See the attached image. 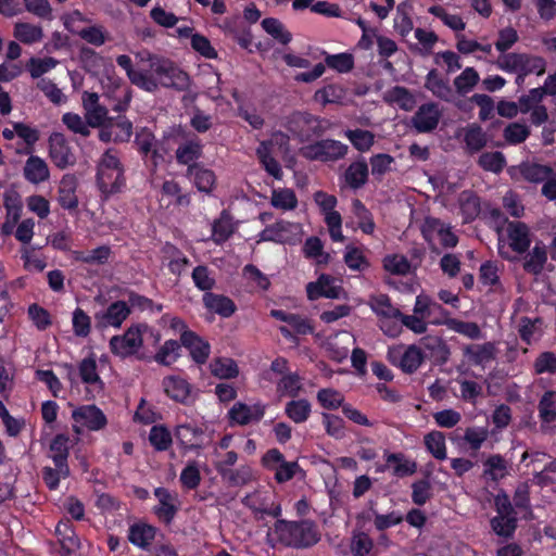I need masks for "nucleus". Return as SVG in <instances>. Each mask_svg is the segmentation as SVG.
Listing matches in <instances>:
<instances>
[{
    "label": "nucleus",
    "instance_id": "1",
    "mask_svg": "<svg viewBox=\"0 0 556 556\" xmlns=\"http://www.w3.org/2000/svg\"><path fill=\"white\" fill-rule=\"evenodd\" d=\"M321 533L316 522L309 519L275 521L267 532L266 540L271 547L282 546L295 549H305L316 545Z\"/></svg>",
    "mask_w": 556,
    "mask_h": 556
},
{
    "label": "nucleus",
    "instance_id": "2",
    "mask_svg": "<svg viewBox=\"0 0 556 556\" xmlns=\"http://www.w3.org/2000/svg\"><path fill=\"white\" fill-rule=\"evenodd\" d=\"M142 65L143 76L153 85L151 89H143L147 92H155L160 87L176 91H186L190 87V76L167 58L148 53Z\"/></svg>",
    "mask_w": 556,
    "mask_h": 556
},
{
    "label": "nucleus",
    "instance_id": "3",
    "mask_svg": "<svg viewBox=\"0 0 556 556\" xmlns=\"http://www.w3.org/2000/svg\"><path fill=\"white\" fill-rule=\"evenodd\" d=\"M96 185L105 199L122 192L125 188V167L116 149H106L99 159L97 164Z\"/></svg>",
    "mask_w": 556,
    "mask_h": 556
},
{
    "label": "nucleus",
    "instance_id": "4",
    "mask_svg": "<svg viewBox=\"0 0 556 556\" xmlns=\"http://www.w3.org/2000/svg\"><path fill=\"white\" fill-rule=\"evenodd\" d=\"M330 126L331 123L327 118L301 111L293 112L286 124L287 129L301 142L321 137Z\"/></svg>",
    "mask_w": 556,
    "mask_h": 556
},
{
    "label": "nucleus",
    "instance_id": "5",
    "mask_svg": "<svg viewBox=\"0 0 556 556\" xmlns=\"http://www.w3.org/2000/svg\"><path fill=\"white\" fill-rule=\"evenodd\" d=\"M349 152V147L334 139H321L302 148V155L306 160L319 162H336Z\"/></svg>",
    "mask_w": 556,
    "mask_h": 556
},
{
    "label": "nucleus",
    "instance_id": "6",
    "mask_svg": "<svg viewBox=\"0 0 556 556\" xmlns=\"http://www.w3.org/2000/svg\"><path fill=\"white\" fill-rule=\"evenodd\" d=\"M142 328L144 326H130L123 334L114 336L110 340L111 352L121 357L126 358L136 354L142 346Z\"/></svg>",
    "mask_w": 556,
    "mask_h": 556
},
{
    "label": "nucleus",
    "instance_id": "7",
    "mask_svg": "<svg viewBox=\"0 0 556 556\" xmlns=\"http://www.w3.org/2000/svg\"><path fill=\"white\" fill-rule=\"evenodd\" d=\"M388 358L394 366L405 374L415 372L425 359L420 348L415 344L392 346L388 351Z\"/></svg>",
    "mask_w": 556,
    "mask_h": 556
},
{
    "label": "nucleus",
    "instance_id": "8",
    "mask_svg": "<svg viewBox=\"0 0 556 556\" xmlns=\"http://www.w3.org/2000/svg\"><path fill=\"white\" fill-rule=\"evenodd\" d=\"M72 418L74 420L73 429L77 434L81 433V428L89 431H99L108 424L104 413L96 405L77 407L73 410Z\"/></svg>",
    "mask_w": 556,
    "mask_h": 556
},
{
    "label": "nucleus",
    "instance_id": "9",
    "mask_svg": "<svg viewBox=\"0 0 556 556\" xmlns=\"http://www.w3.org/2000/svg\"><path fill=\"white\" fill-rule=\"evenodd\" d=\"M49 157L59 169H65L76 163V156L65 136L52 132L48 140Z\"/></svg>",
    "mask_w": 556,
    "mask_h": 556
},
{
    "label": "nucleus",
    "instance_id": "10",
    "mask_svg": "<svg viewBox=\"0 0 556 556\" xmlns=\"http://www.w3.org/2000/svg\"><path fill=\"white\" fill-rule=\"evenodd\" d=\"M242 504L250 508L257 519L263 516L278 518L281 516L280 504L270 502V494L266 491L256 490L242 498Z\"/></svg>",
    "mask_w": 556,
    "mask_h": 556
},
{
    "label": "nucleus",
    "instance_id": "11",
    "mask_svg": "<svg viewBox=\"0 0 556 556\" xmlns=\"http://www.w3.org/2000/svg\"><path fill=\"white\" fill-rule=\"evenodd\" d=\"M421 233L428 243L439 241V243H457V236L452 231L450 224L440 218L428 216L421 226Z\"/></svg>",
    "mask_w": 556,
    "mask_h": 556
},
{
    "label": "nucleus",
    "instance_id": "12",
    "mask_svg": "<svg viewBox=\"0 0 556 556\" xmlns=\"http://www.w3.org/2000/svg\"><path fill=\"white\" fill-rule=\"evenodd\" d=\"M440 118L441 112L437 103H424L412 117V126L419 134L431 132L438 127Z\"/></svg>",
    "mask_w": 556,
    "mask_h": 556
},
{
    "label": "nucleus",
    "instance_id": "13",
    "mask_svg": "<svg viewBox=\"0 0 556 556\" xmlns=\"http://www.w3.org/2000/svg\"><path fill=\"white\" fill-rule=\"evenodd\" d=\"M154 495L159 504L154 506L153 513L161 521L169 525L178 511L179 501L177 494L172 493L166 488L160 486L154 490Z\"/></svg>",
    "mask_w": 556,
    "mask_h": 556
},
{
    "label": "nucleus",
    "instance_id": "14",
    "mask_svg": "<svg viewBox=\"0 0 556 556\" xmlns=\"http://www.w3.org/2000/svg\"><path fill=\"white\" fill-rule=\"evenodd\" d=\"M266 412V405L258 402L253 405L244 403H236L228 412L229 418L232 422L240 426H245L251 422H258L262 420Z\"/></svg>",
    "mask_w": 556,
    "mask_h": 556
},
{
    "label": "nucleus",
    "instance_id": "15",
    "mask_svg": "<svg viewBox=\"0 0 556 556\" xmlns=\"http://www.w3.org/2000/svg\"><path fill=\"white\" fill-rule=\"evenodd\" d=\"M174 434L185 451L198 450L203 445L204 430L195 424H180L175 428Z\"/></svg>",
    "mask_w": 556,
    "mask_h": 556
},
{
    "label": "nucleus",
    "instance_id": "16",
    "mask_svg": "<svg viewBox=\"0 0 556 556\" xmlns=\"http://www.w3.org/2000/svg\"><path fill=\"white\" fill-rule=\"evenodd\" d=\"M186 177L192 180L199 192L212 194L216 186L215 173L202 164L189 165L186 169Z\"/></svg>",
    "mask_w": 556,
    "mask_h": 556
},
{
    "label": "nucleus",
    "instance_id": "17",
    "mask_svg": "<svg viewBox=\"0 0 556 556\" xmlns=\"http://www.w3.org/2000/svg\"><path fill=\"white\" fill-rule=\"evenodd\" d=\"M130 98H127L125 103H118L114 106V111L118 114L106 118V123L115 135V142H127L132 135V123L122 114L126 110Z\"/></svg>",
    "mask_w": 556,
    "mask_h": 556
},
{
    "label": "nucleus",
    "instance_id": "18",
    "mask_svg": "<svg viewBox=\"0 0 556 556\" xmlns=\"http://www.w3.org/2000/svg\"><path fill=\"white\" fill-rule=\"evenodd\" d=\"M342 288L334 285V278L329 275H320L317 281L309 282L306 286L307 298L311 301L319 298L338 299Z\"/></svg>",
    "mask_w": 556,
    "mask_h": 556
},
{
    "label": "nucleus",
    "instance_id": "19",
    "mask_svg": "<svg viewBox=\"0 0 556 556\" xmlns=\"http://www.w3.org/2000/svg\"><path fill=\"white\" fill-rule=\"evenodd\" d=\"M77 178L74 174H65L60 181L58 189V202L60 206L67 211H76L78 207V198L76 195Z\"/></svg>",
    "mask_w": 556,
    "mask_h": 556
},
{
    "label": "nucleus",
    "instance_id": "20",
    "mask_svg": "<svg viewBox=\"0 0 556 556\" xmlns=\"http://www.w3.org/2000/svg\"><path fill=\"white\" fill-rule=\"evenodd\" d=\"M156 533L157 529L154 526L138 521L129 526L127 538L132 545L149 551Z\"/></svg>",
    "mask_w": 556,
    "mask_h": 556
},
{
    "label": "nucleus",
    "instance_id": "21",
    "mask_svg": "<svg viewBox=\"0 0 556 556\" xmlns=\"http://www.w3.org/2000/svg\"><path fill=\"white\" fill-rule=\"evenodd\" d=\"M181 344L190 352L192 359L197 364H205L210 353L211 346L208 342L197 336L193 331L185 330L180 337Z\"/></svg>",
    "mask_w": 556,
    "mask_h": 556
},
{
    "label": "nucleus",
    "instance_id": "22",
    "mask_svg": "<svg viewBox=\"0 0 556 556\" xmlns=\"http://www.w3.org/2000/svg\"><path fill=\"white\" fill-rule=\"evenodd\" d=\"M28 155L29 157L26 160L23 167L25 180L33 185H39L48 180L50 170L47 162L38 155H33V153Z\"/></svg>",
    "mask_w": 556,
    "mask_h": 556
},
{
    "label": "nucleus",
    "instance_id": "23",
    "mask_svg": "<svg viewBox=\"0 0 556 556\" xmlns=\"http://www.w3.org/2000/svg\"><path fill=\"white\" fill-rule=\"evenodd\" d=\"M165 393L176 402L187 404L192 400L190 383L180 377L170 376L163 379Z\"/></svg>",
    "mask_w": 556,
    "mask_h": 556
},
{
    "label": "nucleus",
    "instance_id": "24",
    "mask_svg": "<svg viewBox=\"0 0 556 556\" xmlns=\"http://www.w3.org/2000/svg\"><path fill=\"white\" fill-rule=\"evenodd\" d=\"M116 63L126 72V75L132 85L140 89L152 88V81L143 76L142 60L137 65V67H135L129 55L121 54L116 58Z\"/></svg>",
    "mask_w": 556,
    "mask_h": 556
},
{
    "label": "nucleus",
    "instance_id": "25",
    "mask_svg": "<svg viewBox=\"0 0 556 556\" xmlns=\"http://www.w3.org/2000/svg\"><path fill=\"white\" fill-rule=\"evenodd\" d=\"M539 417L541 420V431L548 433L552 430L549 424L556 420V391H546L538 405Z\"/></svg>",
    "mask_w": 556,
    "mask_h": 556
},
{
    "label": "nucleus",
    "instance_id": "26",
    "mask_svg": "<svg viewBox=\"0 0 556 556\" xmlns=\"http://www.w3.org/2000/svg\"><path fill=\"white\" fill-rule=\"evenodd\" d=\"M552 169L549 165L529 161L521 162L514 168L525 181L534 185L542 184L548 177V174L551 175Z\"/></svg>",
    "mask_w": 556,
    "mask_h": 556
},
{
    "label": "nucleus",
    "instance_id": "27",
    "mask_svg": "<svg viewBox=\"0 0 556 556\" xmlns=\"http://www.w3.org/2000/svg\"><path fill=\"white\" fill-rule=\"evenodd\" d=\"M203 155V144L198 137L187 140L180 144L176 150V161L179 165H194L200 164L197 162Z\"/></svg>",
    "mask_w": 556,
    "mask_h": 556
},
{
    "label": "nucleus",
    "instance_id": "28",
    "mask_svg": "<svg viewBox=\"0 0 556 556\" xmlns=\"http://www.w3.org/2000/svg\"><path fill=\"white\" fill-rule=\"evenodd\" d=\"M130 307L124 301L113 302L103 313H98L97 318L104 326H112L118 328L124 320L129 316Z\"/></svg>",
    "mask_w": 556,
    "mask_h": 556
},
{
    "label": "nucleus",
    "instance_id": "29",
    "mask_svg": "<svg viewBox=\"0 0 556 556\" xmlns=\"http://www.w3.org/2000/svg\"><path fill=\"white\" fill-rule=\"evenodd\" d=\"M496 346L493 342L470 344L465 348V356L475 365L483 366L496 357Z\"/></svg>",
    "mask_w": 556,
    "mask_h": 556
},
{
    "label": "nucleus",
    "instance_id": "30",
    "mask_svg": "<svg viewBox=\"0 0 556 556\" xmlns=\"http://www.w3.org/2000/svg\"><path fill=\"white\" fill-rule=\"evenodd\" d=\"M508 460L501 454H492L483 462V477L498 482L508 475Z\"/></svg>",
    "mask_w": 556,
    "mask_h": 556
},
{
    "label": "nucleus",
    "instance_id": "31",
    "mask_svg": "<svg viewBox=\"0 0 556 556\" xmlns=\"http://www.w3.org/2000/svg\"><path fill=\"white\" fill-rule=\"evenodd\" d=\"M425 87L432 92V94L445 102L453 100V90L447 79L440 77L439 72L432 68L426 76Z\"/></svg>",
    "mask_w": 556,
    "mask_h": 556
},
{
    "label": "nucleus",
    "instance_id": "32",
    "mask_svg": "<svg viewBox=\"0 0 556 556\" xmlns=\"http://www.w3.org/2000/svg\"><path fill=\"white\" fill-rule=\"evenodd\" d=\"M204 306L212 313L222 317H230L236 312V305L231 299L223 294L206 292L203 295Z\"/></svg>",
    "mask_w": 556,
    "mask_h": 556
},
{
    "label": "nucleus",
    "instance_id": "33",
    "mask_svg": "<svg viewBox=\"0 0 556 556\" xmlns=\"http://www.w3.org/2000/svg\"><path fill=\"white\" fill-rule=\"evenodd\" d=\"M369 169L364 159L352 162L344 172V181L353 190L362 188L368 181Z\"/></svg>",
    "mask_w": 556,
    "mask_h": 556
},
{
    "label": "nucleus",
    "instance_id": "34",
    "mask_svg": "<svg viewBox=\"0 0 556 556\" xmlns=\"http://www.w3.org/2000/svg\"><path fill=\"white\" fill-rule=\"evenodd\" d=\"M435 325H445L450 330H453L468 339L479 340L482 338V331L477 323L464 321L457 318H445L443 320H433Z\"/></svg>",
    "mask_w": 556,
    "mask_h": 556
},
{
    "label": "nucleus",
    "instance_id": "35",
    "mask_svg": "<svg viewBox=\"0 0 556 556\" xmlns=\"http://www.w3.org/2000/svg\"><path fill=\"white\" fill-rule=\"evenodd\" d=\"M236 225L230 213L223 210L219 217L212 224V239L214 243H224L235 232Z\"/></svg>",
    "mask_w": 556,
    "mask_h": 556
},
{
    "label": "nucleus",
    "instance_id": "36",
    "mask_svg": "<svg viewBox=\"0 0 556 556\" xmlns=\"http://www.w3.org/2000/svg\"><path fill=\"white\" fill-rule=\"evenodd\" d=\"M50 457L55 467H60L63 473L67 471V458L70 454V438L65 434H58L50 444Z\"/></svg>",
    "mask_w": 556,
    "mask_h": 556
},
{
    "label": "nucleus",
    "instance_id": "37",
    "mask_svg": "<svg viewBox=\"0 0 556 556\" xmlns=\"http://www.w3.org/2000/svg\"><path fill=\"white\" fill-rule=\"evenodd\" d=\"M78 376L83 383L101 391L103 381L98 374L97 361L93 355L84 358L78 365Z\"/></svg>",
    "mask_w": 556,
    "mask_h": 556
},
{
    "label": "nucleus",
    "instance_id": "38",
    "mask_svg": "<svg viewBox=\"0 0 556 556\" xmlns=\"http://www.w3.org/2000/svg\"><path fill=\"white\" fill-rule=\"evenodd\" d=\"M12 126L15 128L16 136L25 142V147L17 149L16 152L18 154H31L40 138L39 130L22 122H12Z\"/></svg>",
    "mask_w": 556,
    "mask_h": 556
},
{
    "label": "nucleus",
    "instance_id": "39",
    "mask_svg": "<svg viewBox=\"0 0 556 556\" xmlns=\"http://www.w3.org/2000/svg\"><path fill=\"white\" fill-rule=\"evenodd\" d=\"M543 320L540 317L534 319L529 317H521L519 321V336L523 342L527 344H532L540 340L543 330H542Z\"/></svg>",
    "mask_w": 556,
    "mask_h": 556
},
{
    "label": "nucleus",
    "instance_id": "40",
    "mask_svg": "<svg viewBox=\"0 0 556 556\" xmlns=\"http://www.w3.org/2000/svg\"><path fill=\"white\" fill-rule=\"evenodd\" d=\"M55 533L59 536V541L64 549L68 553L79 548L80 542L76 535L73 525L68 519H62L55 527Z\"/></svg>",
    "mask_w": 556,
    "mask_h": 556
},
{
    "label": "nucleus",
    "instance_id": "41",
    "mask_svg": "<svg viewBox=\"0 0 556 556\" xmlns=\"http://www.w3.org/2000/svg\"><path fill=\"white\" fill-rule=\"evenodd\" d=\"M269 146L270 142H261L256 150V155L264 169L275 179L280 180L283 173L279 162L271 155Z\"/></svg>",
    "mask_w": 556,
    "mask_h": 556
},
{
    "label": "nucleus",
    "instance_id": "42",
    "mask_svg": "<svg viewBox=\"0 0 556 556\" xmlns=\"http://www.w3.org/2000/svg\"><path fill=\"white\" fill-rule=\"evenodd\" d=\"M459 208L464 220L472 222L481 211L480 198L472 191H463L459 195Z\"/></svg>",
    "mask_w": 556,
    "mask_h": 556
},
{
    "label": "nucleus",
    "instance_id": "43",
    "mask_svg": "<svg viewBox=\"0 0 556 556\" xmlns=\"http://www.w3.org/2000/svg\"><path fill=\"white\" fill-rule=\"evenodd\" d=\"M312 413V405L306 399L292 400L285 406L286 416L295 424L305 422Z\"/></svg>",
    "mask_w": 556,
    "mask_h": 556
},
{
    "label": "nucleus",
    "instance_id": "44",
    "mask_svg": "<svg viewBox=\"0 0 556 556\" xmlns=\"http://www.w3.org/2000/svg\"><path fill=\"white\" fill-rule=\"evenodd\" d=\"M211 372L219 379H233L239 375L237 363L229 357L214 358L210 364Z\"/></svg>",
    "mask_w": 556,
    "mask_h": 556
},
{
    "label": "nucleus",
    "instance_id": "45",
    "mask_svg": "<svg viewBox=\"0 0 556 556\" xmlns=\"http://www.w3.org/2000/svg\"><path fill=\"white\" fill-rule=\"evenodd\" d=\"M387 464L393 465V475L396 477L412 476L417 470V464L409 460L402 453H391L387 455Z\"/></svg>",
    "mask_w": 556,
    "mask_h": 556
},
{
    "label": "nucleus",
    "instance_id": "46",
    "mask_svg": "<svg viewBox=\"0 0 556 556\" xmlns=\"http://www.w3.org/2000/svg\"><path fill=\"white\" fill-rule=\"evenodd\" d=\"M344 136L350 140L352 146L359 152H367L375 143V135L366 129H348Z\"/></svg>",
    "mask_w": 556,
    "mask_h": 556
},
{
    "label": "nucleus",
    "instance_id": "47",
    "mask_svg": "<svg viewBox=\"0 0 556 556\" xmlns=\"http://www.w3.org/2000/svg\"><path fill=\"white\" fill-rule=\"evenodd\" d=\"M261 25L270 37L281 45H288L292 40V34L286 29L278 18L266 17L262 21Z\"/></svg>",
    "mask_w": 556,
    "mask_h": 556
},
{
    "label": "nucleus",
    "instance_id": "48",
    "mask_svg": "<svg viewBox=\"0 0 556 556\" xmlns=\"http://www.w3.org/2000/svg\"><path fill=\"white\" fill-rule=\"evenodd\" d=\"M427 451L437 459L444 460L446 456L445 437L440 431H431L424 439Z\"/></svg>",
    "mask_w": 556,
    "mask_h": 556
},
{
    "label": "nucleus",
    "instance_id": "49",
    "mask_svg": "<svg viewBox=\"0 0 556 556\" xmlns=\"http://www.w3.org/2000/svg\"><path fill=\"white\" fill-rule=\"evenodd\" d=\"M14 37L25 45L39 42L42 37V28L29 23H16L14 27Z\"/></svg>",
    "mask_w": 556,
    "mask_h": 556
},
{
    "label": "nucleus",
    "instance_id": "50",
    "mask_svg": "<svg viewBox=\"0 0 556 556\" xmlns=\"http://www.w3.org/2000/svg\"><path fill=\"white\" fill-rule=\"evenodd\" d=\"M59 61L52 56L43 59L31 56L26 63V70L34 79L42 78V75L50 72L58 65Z\"/></svg>",
    "mask_w": 556,
    "mask_h": 556
},
{
    "label": "nucleus",
    "instance_id": "51",
    "mask_svg": "<svg viewBox=\"0 0 556 556\" xmlns=\"http://www.w3.org/2000/svg\"><path fill=\"white\" fill-rule=\"evenodd\" d=\"M344 97L345 90L337 84H329L324 88L318 89L314 94L315 100L323 105L341 103Z\"/></svg>",
    "mask_w": 556,
    "mask_h": 556
},
{
    "label": "nucleus",
    "instance_id": "52",
    "mask_svg": "<svg viewBox=\"0 0 556 556\" xmlns=\"http://www.w3.org/2000/svg\"><path fill=\"white\" fill-rule=\"evenodd\" d=\"M325 64L341 74L351 72L354 68V56L348 52H341L337 54L326 53Z\"/></svg>",
    "mask_w": 556,
    "mask_h": 556
},
{
    "label": "nucleus",
    "instance_id": "53",
    "mask_svg": "<svg viewBox=\"0 0 556 556\" xmlns=\"http://www.w3.org/2000/svg\"><path fill=\"white\" fill-rule=\"evenodd\" d=\"M270 203L275 208L290 211L296 207L298 199L292 189H274L271 192Z\"/></svg>",
    "mask_w": 556,
    "mask_h": 556
},
{
    "label": "nucleus",
    "instance_id": "54",
    "mask_svg": "<svg viewBox=\"0 0 556 556\" xmlns=\"http://www.w3.org/2000/svg\"><path fill=\"white\" fill-rule=\"evenodd\" d=\"M479 74L473 67H466L455 79L454 86L459 96H466L479 83Z\"/></svg>",
    "mask_w": 556,
    "mask_h": 556
},
{
    "label": "nucleus",
    "instance_id": "55",
    "mask_svg": "<svg viewBox=\"0 0 556 556\" xmlns=\"http://www.w3.org/2000/svg\"><path fill=\"white\" fill-rule=\"evenodd\" d=\"M371 308L377 315L386 319H397L399 316H402L401 311L392 305L390 298L386 294L374 298L371 300Z\"/></svg>",
    "mask_w": 556,
    "mask_h": 556
},
{
    "label": "nucleus",
    "instance_id": "56",
    "mask_svg": "<svg viewBox=\"0 0 556 556\" xmlns=\"http://www.w3.org/2000/svg\"><path fill=\"white\" fill-rule=\"evenodd\" d=\"M316 399L323 408L329 410H333L345 405L343 394L332 388L320 389L317 392Z\"/></svg>",
    "mask_w": 556,
    "mask_h": 556
},
{
    "label": "nucleus",
    "instance_id": "57",
    "mask_svg": "<svg viewBox=\"0 0 556 556\" xmlns=\"http://www.w3.org/2000/svg\"><path fill=\"white\" fill-rule=\"evenodd\" d=\"M491 527L497 535L509 538L517 528L516 515H496L491 519Z\"/></svg>",
    "mask_w": 556,
    "mask_h": 556
},
{
    "label": "nucleus",
    "instance_id": "58",
    "mask_svg": "<svg viewBox=\"0 0 556 556\" xmlns=\"http://www.w3.org/2000/svg\"><path fill=\"white\" fill-rule=\"evenodd\" d=\"M302 390L301 378L296 372L283 375L277 383V392L280 395L296 397Z\"/></svg>",
    "mask_w": 556,
    "mask_h": 556
},
{
    "label": "nucleus",
    "instance_id": "59",
    "mask_svg": "<svg viewBox=\"0 0 556 556\" xmlns=\"http://www.w3.org/2000/svg\"><path fill=\"white\" fill-rule=\"evenodd\" d=\"M478 164L484 170L498 174L504 169L506 160L500 151L484 152L479 156Z\"/></svg>",
    "mask_w": 556,
    "mask_h": 556
},
{
    "label": "nucleus",
    "instance_id": "60",
    "mask_svg": "<svg viewBox=\"0 0 556 556\" xmlns=\"http://www.w3.org/2000/svg\"><path fill=\"white\" fill-rule=\"evenodd\" d=\"M503 136L507 143L516 146L529 138L530 128L525 124L514 122L504 128Z\"/></svg>",
    "mask_w": 556,
    "mask_h": 556
},
{
    "label": "nucleus",
    "instance_id": "61",
    "mask_svg": "<svg viewBox=\"0 0 556 556\" xmlns=\"http://www.w3.org/2000/svg\"><path fill=\"white\" fill-rule=\"evenodd\" d=\"M464 140L471 152H478L486 146L485 134L478 124H471L467 128Z\"/></svg>",
    "mask_w": 556,
    "mask_h": 556
},
{
    "label": "nucleus",
    "instance_id": "62",
    "mask_svg": "<svg viewBox=\"0 0 556 556\" xmlns=\"http://www.w3.org/2000/svg\"><path fill=\"white\" fill-rule=\"evenodd\" d=\"M149 441L156 451H166L173 443V437L166 427L153 426L149 433Z\"/></svg>",
    "mask_w": 556,
    "mask_h": 556
},
{
    "label": "nucleus",
    "instance_id": "63",
    "mask_svg": "<svg viewBox=\"0 0 556 556\" xmlns=\"http://www.w3.org/2000/svg\"><path fill=\"white\" fill-rule=\"evenodd\" d=\"M180 344L176 340H167L157 351L154 359L161 364L168 366L173 364L179 356Z\"/></svg>",
    "mask_w": 556,
    "mask_h": 556
},
{
    "label": "nucleus",
    "instance_id": "64",
    "mask_svg": "<svg viewBox=\"0 0 556 556\" xmlns=\"http://www.w3.org/2000/svg\"><path fill=\"white\" fill-rule=\"evenodd\" d=\"M533 371L535 375H556V354L551 351L540 353L534 359Z\"/></svg>",
    "mask_w": 556,
    "mask_h": 556
}]
</instances>
